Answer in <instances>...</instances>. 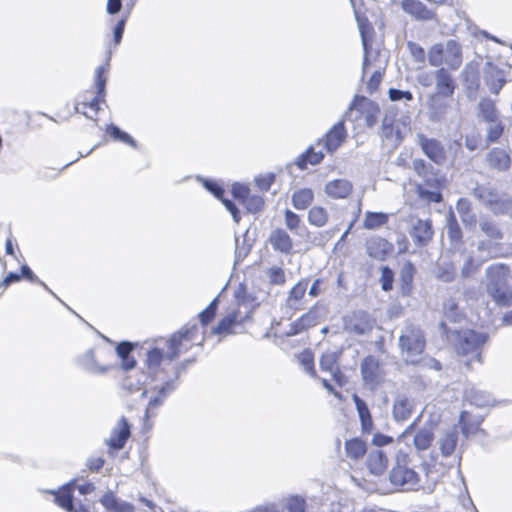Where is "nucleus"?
I'll list each match as a JSON object with an SVG mask.
<instances>
[{
  "instance_id": "obj_39",
  "label": "nucleus",
  "mask_w": 512,
  "mask_h": 512,
  "mask_svg": "<svg viewBox=\"0 0 512 512\" xmlns=\"http://www.w3.org/2000/svg\"><path fill=\"white\" fill-rule=\"evenodd\" d=\"M241 321L242 320H238V311L232 310L227 313V315L218 323L215 328H213V333L228 334L230 333V327Z\"/></svg>"
},
{
  "instance_id": "obj_46",
  "label": "nucleus",
  "mask_w": 512,
  "mask_h": 512,
  "mask_svg": "<svg viewBox=\"0 0 512 512\" xmlns=\"http://www.w3.org/2000/svg\"><path fill=\"white\" fill-rule=\"evenodd\" d=\"M433 440V433L430 429L419 430L413 438V443L418 450L427 449Z\"/></svg>"
},
{
  "instance_id": "obj_14",
  "label": "nucleus",
  "mask_w": 512,
  "mask_h": 512,
  "mask_svg": "<svg viewBox=\"0 0 512 512\" xmlns=\"http://www.w3.org/2000/svg\"><path fill=\"white\" fill-rule=\"evenodd\" d=\"M361 374L365 385L375 388L381 379L379 361L373 356L365 357L361 362Z\"/></svg>"
},
{
  "instance_id": "obj_1",
  "label": "nucleus",
  "mask_w": 512,
  "mask_h": 512,
  "mask_svg": "<svg viewBox=\"0 0 512 512\" xmlns=\"http://www.w3.org/2000/svg\"><path fill=\"white\" fill-rule=\"evenodd\" d=\"M163 353L158 348H154L147 353L145 367L150 378L148 387L144 388L142 396H149V402L146 408V414H153L163 405L167 397L177 387V374L174 377H167L165 369L161 367Z\"/></svg>"
},
{
  "instance_id": "obj_61",
  "label": "nucleus",
  "mask_w": 512,
  "mask_h": 512,
  "mask_svg": "<svg viewBox=\"0 0 512 512\" xmlns=\"http://www.w3.org/2000/svg\"><path fill=\"white\" fill-rule=\"evenodd\" d=\"M408 48L410 54L417 62L423 63L425 61V51L420 45L414 42H408Z\"/></svg>"
},
{
  "instance_id": "obj_10",
  "label": "nucleus",
  "mask_w": 512,
  "mask_h": 512,
  "mask_svg": "<svg viewBox=\"0 0 512 512\" xmlns=\"http://www.w3.org/2000/svg\"><path fill=\"white\" fill-rule=\"evenodd\" d=\"M347 137V132L342 121L336 123L326 135L319 139L316 146L322 147L326 152L333 153L344 142Z\"/></svg>"
},
{
  "instance_id": "obj_28",
  "label": "nucleus",
  "mask_w": 512,
  "mask_h": 512,
  "mask_svg": "<svg viewBox=\"0 0 512 512\" xmlns=\"http://www.w3.org/2000/svg\"><path fill=\"white\" fill-rule=\"evenodd\" d=\"M478 116L484 122H493L500 119L495 102L489 98H483L478 104Z\"/></svg>"
},
{
  "instance_id": "obj_64",
  "label": "nucleus",
  "mask_w": 512,
  "mask_h": 512,
  "mask_svg": "<svg viewBox=\"0 0 512 512\" xmlns=\"http://www.w3.org/2000/svg\"><path fill=\"white\" fill-rule=\"evenodd\" d=\"M478 266H479L478 264L474 263V260L472 257H468L465 260V263L463 264V267L461 269L462 277L466 278V277L473 275L476 272Z\"/></svg>"
},
{
  "instance_id": "obj_38",
  "label": "nucleus",
  "mask_w": 512,
  "mask_h": 512,
  "mask_svg": "<svg viewBox=\"0 0 512 512\" xmlns=\"http://www.w3.org/2000/svg\"><path fill=\"white\" fill-rule=\"evenodd\" d=\"M388 246L389 243L382 238L372 239L367 244V252L369 256L375 259H381L387 253Z\"/></svg>"
},
{
  "instance_id": "obj_22",
  "label": "nucleus",
  "mask_w": 512,
  "mask_h": 512,
  "mask_svg": "<svg viewBox=\"0 0 512 512\" xmlns=\"http://www.w3.org/2000/svg\"><path fill=\"white\" fill-rule=\"evenodd\" d=\"M458 422L465 438L476 435L478 432H483L480 428L483 422L482 416H473L468 411H462Z\"/></svg>"
},
{
  "instance_id": "obj_15",
  "label": "nucleus",
  "mask_w": 512,
  "mask_h": 512,
  "mask_svg": "<svg viewBox=\"0 0 512 512\" xmlns=\"http://www.w3.org/2000/svg\"><path fill=\"white\" fill-rule=\"evenodd\" d=\"M401 8L412 18L418 21H429L436 18L434 10L429 9L419 0H403L401 2Z\"/></svg>"
},
{
  "instance_id": "obj_8",
  "label": "nucleus",
  "mask_w": 512,
  "mask_h": 512,
  "mask_svg": "<svg viewBox=\"0 0 512 512\" xmlns=\"http://www.w3.org/2000/svg\"><path fill=\"white\" fill-rule=\"evenodd\" d=\"M417 144L422 152L436 165H443L447 159V152L441 141L435 138H428L424 134H417Z\"/></svg>"
},
{
  "instance_id": "obj_41",
  "label": "nucleus",
  "mask_w": 512,
  "mask_h": 512,
  "mask_svg": "<svg viewBox=\"0 0 512 512\" xmlns=\"http://www.w3.org/2000/svg\"><path fill=\"white\" fill-rule=\"evenodd\" d=\"M346 454L352 459H359L366 453V444L360 439H352L345 443Z\"/></svg>"
},
{
  "instance_id": "obj_3",
  "label": "nucleus",
  "mask_w": 512,
  "mask_h": 512,
  "mask_svg": "<svg viewBox=\"0 0 512 512\" xmlns=\"http://www.w3.org/2000/svg\"><path fill=\"white\" fill-rule=\"evenodd\" d=\"M412 169L422 178L424 184L428 188H431V190H429L419 185L417 187L419 196L429 202H440L442 200L440 189L444 185V178L433 172L432 166L421 158L413 159Z\"/></svg>"
},
{
  "instance_id": "obj_63",
  "label": "nucleus",
  "mask_w": 512,
  "mask_h": 512,
  "mask_svg": "<svg viewBox=\"0 0 512 512\" xmlns=\"http://www.w3.org/2000/svg\"><path fill=\"white\" fill-rule=\"evenodd\" d=\"M300 324L303 326L304 330L314 326L317 323L316 312L314 310H310L306 314L302 315L300 318Z\"/></svg>"
},
{
  "instance_id": "obj_19",
  "label": "nucleus",
  "mask_w": 512,
  "mask_h": 512,
  "mask_svg": "<svg viewBox=\"0 0 512 512\" xmlns=\"http://www.w3.org/2000/svg\"><path fill=\"white\" fill-rule=\"evenodd\" d=\"M77 363L82 369L91 374H104L112 369V365H103L97 361L95 351L93 349H89L80 355L77 359Z\"/></svg>"
},
{
  "instance_id": "obj_11",
  "label": "nucleus",
  "mask_w": 512,
  "mask_h": 512,
  "mask_svg": "<svg viewBox=\"0 0 512 512\" xmlns=\"http://www.w3.org/2000/svg\"><path fill=\"white\" fill-rule=\"evenodd\" d=\"M373 322L364 311L353 313L345 320V329L349 333L365 335L372 330Z\"/></svg>"
},
{
  "instance_id": "obj_45",
  "label": "nucleus",
  "mask_w": 512,
  "mask_h": 512,
  "mask_svg": "<svg viewBox=\"0 0 512 512\" xmlns=\"http://www.w3.org/2000/svg\"><path fill=\"white\" fill-rule=\"evenodd\" d=\"M488 126L486 128V141L488 144L495 143L502 136L504 131V126L500 119L487 122Z\"/></svg>"
},
{
  "instance_id": "obj_53",
  "label": "nucleus",
  "mask_w": 512,
  "mask_h": 512,
  "mask_svg": "<svg viewBox=\"0 0 512 512\" xmlns=\"http://www.w3.org/2000/svg\"><path fill=\"white\" fill-rule=\"evenodd\" d=\"M284 218H285V225H286L287 229H289L293 233H297L298 229L301 226L300 217L296 213L287 209V210H285Z\"/></svg>"
},
{
  "instance_id": "obj_7",
  "label": "nucleus",
  "mask_w": 512,
  "mask_h": 512,
  "mask_svg": "<svg viewBox=\"0 0 512 512\" xmlns=\"http://www.w3.org/2000/svg\"><path fill=\"white\" fill-rule=\"evenodd\" d=\"M459 431L456 426L450 427L439 433L435 441V448L440 456L451 459L450 465L461 460L462 446H459Z\"/></svg>"
},
{
  "instance_id": "obj_37",
  "label": "nucleus",
  "mask_w": 512,
  "mask_h": 512,
  "mask_svg": "<svg viewBox=\"0 0 512 512\" xmlns=\"http://www.w3.org/2000/svg\"><path fill=\"white\" fill-rule=\"evenodd\" d=\"M329 219L328 211L322 206H313L308 212V222L315 227H323Z\"/></svg>"
},
{
  "instance_id": "obj_58",
  "label": "nucleus",
  "mask_w": 512,
  "mask_h": 512,
  "mask_svg": "<svg viewBox=\"0 0 512 512\" xmlns=\"http://www.w3.org/2000/svg\"><path fill=\"white\" fill-rule=\"evenodd\" d=\"M217 305H218V298H215L208 305V307L200 313L199 318H200V321L202 322V324L205 325L212 320V318L215 315Z\"/></svg>"
},
{
  "instance_id": "obj_30",
  "label": "nucleus",
  "mask_w": 512,
  "mask_h": 512,
  "mask_svg": "<svg viewBox=\"0 0 512 512\" xmlns=\"http://www.w3.org/2000/svg\"><path fill=\"white\" fill-rule=\"evenodd\" d=\"M485 82L493 94H498L506 82L504 73L496 67H490L486 73Z\"/></svg>"
},
{
  "instance_id": "obj_50",
  "label": "nucleus",
  "mask_w": 512,
  "mask_h": 512,
  "mask_svg": "<svg viewBox=\"0 0 512 512\" xmlns=\"http://www.w3.org/2000/svg\"><path fill=\"white\" fill-rule=\"evenodd\" d=\"M428 61L434 67H439L444 63V46L442 44H435L429 49Z\"/></svg>"
},
{
  "instance_id": "obj_23",
  "label": "nucleus",
  "mask_w": 512,
  "mask_h": 512,
  "mask_svg": "<svg viewBox=\"0 0 512 512\" xmlns=\"http://www.w3.org/2000/svg\"><path fill=\"white\" fill-rule=\"evenodd\" d=\"M353 190V185L346 179H334L328 181L325 185V193L334 199L347 198Z\"/></svg>"
},
{
  "instance_id": "obj_44",
  "label": "nucleus",
  "mask_w": 512,
  "mask_h": 512,
  "mask_svg": "<svg viewBox=\"0 0 512 512\" xmlns=\"http://www.w3.org/2000/svg\"><path fill=\"white\" fill-rule=\"evenodd\" d=\"M106 132L109 136H111L114 140L123 142L132 147H136L135 140L126 132L122 131L119 127L110 124L106 128Z\"/></svg>"
},
{
  "instance_id": "obj_42",
  "label": "nucleus",
  "mask_w": 512,
  "mask_h": 512,
  "mask_svg": "<svg viewBox=\"0 0 512 512\" xmlns=\"http://www.w3.org/2000/svg\"><path fill=\"white\" fill-rule=\"evenodd\" d=\"M448 109V104L440 101L437 96L431 98L429 104L430 119L433 121H439L443 118Z\"/></svg>"
},
{
  "instance_id": "obj_9",
  "label": "nucleus",
  "mask_w": 512,
  "mask_h": 512,
  "mask_svg": "<svg viewBox=\"0 0 512 512\" xmlns=\"http://www.w3.org/2000/svg\"><path fill=\"white\" fill-rule=\"evenodd\" d=\"M390 481L403 490H415L419 485V476L413 469L398 465L391 470Z\"/></svg>"
},
{
  "instance_id": "obj_31",
  "label": "nucleus",
  "mask_w": 512,
  "mask_h": 512,
  "mask_svg": "<svg viewBox=\"0 0 512 512\" xmlns=\"http://www.w3.org/2000/svg\"><path fill=\"white\" fill-rule=\"evenodd\" d=\"M318 148L319 149L316 151L314 147H311L306 153L300 155L296 161V165L303 170L307 168V164H319L323 160L326 151L322 147Z\"/></svg>"
},
{
  "instance_id": "obj_18",
  "label": "nucleus",
  "mask_w": 512,
  "mask_h": 512,
  "mask_svg": "<svg viewBox=\"0 0 512 512\" xmlns=\"http://www.w3.org/2000/svg\"><path fill=\"white\" fill-rule=\"evenodd\" d=\"M410 234L416 245L425 246L433 236L431 222L422 219L412 220Z\"/></svg>"
},
{
  "instance_id": "obj_57",
  "label": "nucleus",
  "mask_w": 512,
  "mask_h": 512,
  "mask_svg": "<svg viewBox=\"0 0 512 512\" xmlns=\"http://www.w3.org/2000/svg\"><path fill=\"white\" fill-rule=\"evenodd\" d=\"M267 276L270 283L275 285H282L285 283V273L280 267H272L267 271Z\"/></svg>"
},
{
  "instance_id": "obj_54",
  "label": "nucleus",
  "mask_w": 512,
  "mask_h": 512,
  "mask_svg": "<svg viewBox=\"0 0 512 512\" xmlns=\"http://www.w3.org/2000/svg\"><path fill=\"white\" fill-rule=\"evenodd\" d=\"M480 228L481 230L491 239H501L502 234L497 228V226L490 221L482 220L480 222Z\"/></svg>"
},
{
  "instance_id": "obj_51",
  "label": "nucleus",
  "mask_w": 512,
  "mask_h": 512,
  "mask_svg": "<svg viewBox=\"0 0 512 512\" xmlns=\"http://www.w3.org/2000/svg\"><path fill=\"white\" fill-rule=\"evenodd\" d=\"M145 379L143 381L137 380L133 381L131 376L126 377L122 381L123 389L127 390L129 393H134L142 388V386L148 387V383L150 378L148 377L147 371L145 372Z\"/></svg>"
},
{
  "instance_id": "obj_2",
  "label": "nucleus",
  "mask_w": 512,
  "mask_h": 512,
  "mask_svg": "<svg viewBox=\"0 0 512 512\" xmlns=\"http://www.w3.org/2000/svg\"><path fill=\"white\" fill-rule=\"evenodd\" d=\"M440 326L456 354L466 365H470L473 361L482 363V349L488 340L486 333L472 329L450 330L445 322H441Z\"/></svg>"
},
{
  "instance_id": "obj_40",
  "label": "nucleus",
  "mask_w": 512,
  "mask_h": 512,
  "mask_svg": "<svg viewBox=\"0 0 512 512\" xmlns=\"http://www.w3.org/2000/svg\"><path fill=\"white\" fill-rule=\"evenodd\" d=\"M388 221L387 214L380 212H366L363 226L366 229H377L385 225Z\"/></svg>"
},
{
  "instance_id": "obj_25",
  "label": "nucleus",
  "mask_w": 512,
  "mask_h": 512,
  "mask_svg": "<svg viewBox=\"0 0 512 512\" xmlns=\"http://www.w3.org/2000/svg\"><path fill=\"white\" fill-rule=\"evenodd\" d=\"M356 20H357L359 32L361 35L362 45H363V49H364L363 73H365L369 66V49H370L369 41H370L371 33H373V28L366 18L360 17L357 13H356Z\"/></svg>"
},
{
  "instance_id": "obj_24",
  "label": "nucleus",
  "mask_w": 512,
  "mask_h": 512,
  "mask_svg": "<svg viewBox=\"0 0 512 512\" xmlns=\"http://www.w3.org/2000/svg\"><path fill=\"white\" fill-rule=\"evenodd\" d=\"M487 165L498 171H507L510 168L511 159L503 148H493L486 156Z\"/></svg>"
},
{
  "instance_id": "obj_62",
  "label": "nucleus",
  "mask_w": 512,
  "mask_h": 512,
  "mask_svg": "<svg viewBox=\"0 0 512 512\" xmlns=\"http://www.w3.org/2000/svg\"><path fill=\"white\" fill-rule=\"evenodd\" d=\"M21 276L25 277L27 280L31 281V282H37L39 283L40 285H42L47 291H49L50 293L54 294L49 288L48 286L40 281L37 276L33 273V271L27 266V265H23L21 267Z\"/></svg>"
},
{
  "instance_id": "obj_43",
  "label": "nucleus",
  "mask_w": 512,
  "mask_h": 512,
  "mask_svg": "<svg viewBox=\"0 0 512 512\" xmlns=\"http://www.w3.org/2000/svg\"><path fill=\"white\" fill-rule=\"evenodd\" d=\"M443 313L446 320L456 323L462 318V313L454 299H448L443 304Z\"/></svg>"
},
{
  "instance_id": "obj_35",
  "label": "nucleus",
  "mask_w": 512,
  "mask_h": 512,
  "mask_svg": "<svg viewBox=\"0 0 512 512\" xmlns=\"http://www.w3.org/2000/svg\"><path fill=\"white\" fill-rule=\"evenodd\" d=\"M412 406V402L409 399L403 397L397 398L393 406V416L395 420H407L412 412Z\"/></svg>"
},
{
  "instance_id": "obj_6",
  "label": "nucleus",
  "mask_w": 512,
  "mask_h": 512,
  "mask_svg": "<svg viewBox=\"0 0 512 512\" xmlns=\"http://www.w3.org/2000/svg\"><path fill=\"white\" fill-rule=\"evenodd\" d=\"M399 347L405 354V360L414 363V357L422 354L425 348V339L420 328L413 324H407L401 330Z\"/></svg>"
},
{
  "instance_id": "obj_52",
  "label": "nucleus",
  "mask_w": 512,
  "mask_h": 512,
  "mask_svg": "<svg viewBox=\"0 0 512 512\" xmlns=\"http://www.w3.org/2000/svg\"><path fill=\"white\" fill-rule=\"evenodd\" d=\"M299 362L301 364V366L303 367V369L312 377H315L316 376V372H315V369H314V358H313V354L309 351V350H306V351H303L300 355H299Z\"/></svg>"
},
{
  "instance_id": "obj_49",
  "label": "nucleus",
  "mask_w": 512,
  "mask_h": 512,
  "mask_svg": "<svg viewBox=\"0 0 512 512\" xmlns=\"http://www.w3.org/2000/svg\"><path fill=\"white\" fill-rule=\"evenodd\" d=\"M456 275V269L453 264L439 263L435 272L437 279L443 282H451Z\"/></svg>"
},
{
  "instance_id": "obj_48",
  "label": "nucleus",
  "mask_w": 512,
  "mask_h": 512,
  "mask_svg": "<svg viewBox=\"0 0 512 512\" xmlns=\"http://www.w3.org/2000/svg\"><path fill=\"white\" fill-rule=\"evenodd\" d=\"M306 502L299 496H290L284 502L281 512H305Z\"/></svg>"
},
{
  "instance_id": "obj_34",
  "label": "nucleus",
  "mask_w": 512,
  "mask_h": 512,
  "mask_svg": "<svg viewBox=\"0 0 512 512\" xmlns=\"http://www.w3.org/2000/svg\"><path fill=\"white\" fill-rule=\"evenodd\" d=\"M314 199V192L309 188L296 190L292 195V204L297 210H305Z\"/></svg>"
},
{
  "instance_id": "obj_59",
  "label": "nucleus",
  "mask_w": 512,
  "mask_h": 512,
  "mask_svg": "<svg viewBox=\"0 0 512 512\" xmlns=\"http://www.w3.org/2000/svg\"><path fill=\"white\" fill-rule=\"evenodd\" d=\"M245 204L250 212L256 213L262 209L264 202L260 196L253 195L245 200Z\"/></svg>"
},
{
  "instance_id": "obj_55",
  "label": "nucleus",
  "mask_w": 512,
  "mask_h": 512,
  "mask_svg": "<svg viewBox=\"0 0 512 512\" xmlns=\"http://www.w3.org/2000/svg\"><path fill=\"white\" fill-rule=\"evenodd\" d=\"M448 234L451 240L458 241L462 234L460 227L453 214H450L447 219Z\"/></svg>"
},
{
  "instance_id": "obj_20",
  "label": "nucleus",
  "mask_w": 512,
  "mask_h": 512,
  "mask_svg": "<svg viewBox=\"0 0 512 512\" xmlns=\"http://www.w3.org/2000/svg\"><path fill=\"white\" fill-rule=\"evenodd\" d=\"M339 354L334 351H327L322 354L320 358V367L322 371L329 372L333 379L339 384L343 385V374L338 365Z\"/></svg>"
},
{
  "instance_id": "obj_29",
  "label": "nucleus",
  "mask_w": 512,
  "mask_h": 512,
  "mask_svg": "<svg viewBox=\"0 0 512 512\" xmlns=\"http://www.w3.org/2000/svg\"><path fill=\"white\" fill-rule=\"evenodd\" d=\"M388 460L381 450L371 451L368 454L367 466L374 475H381L387 468Z\"/></svg>"
},
{
  "instance_id": "obj_4",
  "label": "nucleus",
  "mask_w": 512,
  "mask_h": 512,
  "mask_svg": "<svg viewBox=\"0 0 512 512\" xmlns=\"http://www.w3.org/2000/svg\"><path fill=\"white\" fill-rule=\"evenodd\" d=\"M487 292L500 306L512 304V289L508 286L509 269L504 265H492L486 269Z\"/></svg>"
},
{
  "instance_id": "obj_17",
  "label": "nucleus",
  "mask_w": 512,
  "mask_h": 512,
  "mask_svg": "<svg viewBox=\"0 0 512 512\" xmlns=\"http://www.w3.org/2000/svg\"><path fill=\"white\" fill-rule=\"evenodd\" d=\"M268 242L272 248L282 254L288 255L293 249V240L288 232L282 228H275L270 232Z\"/></svg>"
},
{
  "instance_id": "obj_26",
  "label": "nucleus",
  "mask_w": 512,
  "mask_h": 512,
  "mask_svg": "<svg viewBox=\"0 0 512 512\" xmlns=\"http://www.w3.org/2000/svg\"><path fill=\"white\" fill-rule=\"evenodd\" d=\"M444 46V63L456 70L461 66V46L454 40H448Z\"/></svg>"
},
{
  "instance_id": "obj_21",
  "label": "nucleus",
  "mask_w": 512,
  "mask_h": 512,
  "mask_svg": "<svg viewBox=\"0 0 512 512\" xmlns=\"http://www.w3.org/2000/svg\"><path fill=\"white\" fill-rule=\"evenodd\" d=\"M130 437V426L126 418L122 417L118 424L113 428L110 438L107 440V445L113 449H122Z\"/></svg>"
},
{
  "instance_id": "obj_32",
  "label": "nucleus",
  "mask_w": 512,
  "mask_h": 512,
  "mask_svg": "<svg viewBox=\"0 0 512 512\" xmlns=\"http://www.w3.org/2000/svg\"><path fill=\"white\" fill-rule=\"evenodd\" d=\"M101 504L113 512H132L133 506L127 502L119 501L112 492H107L100 499Z\"/></svg>"
},
{
  "instance_id": "obj_56",
  "label": "nucleus",
  "mask_w": 512,
  "mask_h": 512,
  "mask_svg": "<svg viewBox=\"0 0 512 512\" xmlns=\"http://www.w3.org/2000/svg\"><path fill=\"white\" fill-rule=\"evenodd\" d=\"M393 279H394L393 271L387 266L382 267L380 281H381L382 289L384 291H389L392 289Z\"/></svg>"
},
{
  "instance_id": "obj_36",
  "label": "nucleus",
  "mask_w": 512,
  "mask_h": 512,
  "mask_svg": "<svg viewBox=\"0 0 512 512\" xmlns=\"http://www.w3.org/2000/svg\"><path fill=\"white\" fill-rule=\"evenodd\" d=\"M308 286V280H300L289 292L287 306L292 309H299L298 302L304 297Z\"/></svg>"
},
{
  "instance_id": "obj_13",
  "label": "nucleus",
  "mask_w": 512,
  "mask_h": 512,
  "mask_svg": "<svg viewBox=\"0 0 512 512\" xmlns=\"http://www.w3.org/2000/svg\"><path fill=\"white\" fill-rule=\"evenodd\" d=\"M109 64L99 66L95 71V88H96V96L86 102L83 101L82 105L84 107H89L94 110L95 113L99 111V103L104 101L105 98V87L107 79L104 77V73L108 70Z\"/></svg>"
},
{
  "instance_id": "obj_12",
  "label": "nucleus",
  "mask_w": 512,
  "mask_h": 512,
  "mask_svg": "<svg viewBox=\"0 0 512 512\" xmlns=\"http://www.w3.org/2000/svg\"><path fill=\"white\" fill-rule=\"evenodd\" d=\"M464 401L477 408H490L496 404L495 398L489 392L476 386L465 389Z\"/></svg>"
},
{
  "instance_id": "obj_33",
  "label": "nucleus",
  "mask_w": 512,
  "mask_h": 512,
  "mask_svg": "<svg viewBox=\"0 0 512 512\" xmlns=\"http://www.w3.org/2000/svg\"><path fill=\"white\" fill-rule=\"evenodd\" d=\"M352 398L355 403L363 431L371 432L373 427V421L366 403L357 394H354Z\"/></svg>"
},
{
  "instance_id": "obj_47",
  "label": "nucleus",
  "mask_w": 512,
  "mask_h": 512,
  "mask_svg": "<svg viewBox=\"0 0 512 512\" xmlns=\"http://www.w3.org/2000/svg\"><path fill=\"white\" fill-rule=\"evenodd\" d=\"M187 335H188V331H185V332L179 331L178 333L174 334L167 341L168 347L171 350L167 355L169 361H172L174 358H176L178 356V353H179L178 347L180 346L182 341L187 338Z\"/></svg>"
},
{
  "instance_id": "obj_60",
  "label": "nucleus",
  "mask_w": 512,
  "mask_h": 512,
  "mask_svg": "<svg viewBox=\"0 0 512 512\" xmlns=\"http://www.w3.org/2000/svg\"><path fill=\"white\" fill-rule=\"evenodd\" d=\"M388 94L391 101H400L402 99L411 101L413 99V95L409 91H402L399 89L391 88L389 89Z\"/></svg>"
},
{
  "instance_id": "obj_5",
  "label": "nucleus",
  "mask_w": 512,
  "mask_h": 512,
  "mask_svg": "<svg viewBox=\"0 0 512 512\" xmlns=\"http://www.w3.org/2000/svg\"><path fill=\"white\" fill-rule=\"evenodd\" d=\"M380 109L376 103L366 97L356 96L345 114V118L358 122L359 126L372 127L377 123Z\"/></svg>"
},
{
  "instance_id": "obj_27",
  "label": "nucleus",
  "mask_w": 512,
  "mask_h": 512,
  "mask_svg": "<svg viewBox=\"0 0 512 512\" xmlns=\"http://www.w3.org/2000/svg\"><path fill=\"white\" fill-rule=\"evenodd\" d=\"M437 94L444 97H451L455 90L452 76L444 69H438L435 73Z\"/></svg>"
},
{
  "instance_id": "obj_16",
  "label": "nucleus",
  "mask_w": 512,
  "mask_h": 512,
  "mask_svg": "<svg viewBox=\"0 0 512 512\" xmlns=\"http://www.w3.org/2000/svg\"><path fill=\"white\" fill-rule=\"evenodd\" d=\"M73 483L64 485L59 491L50 490L49 493L54 495V501L67 512H89L88 509L80 505L78 509H74L72 492Z\"/></svg>"
}]
</instances>
